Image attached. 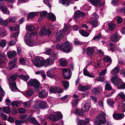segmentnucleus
I'll list each match as a JSON object with an SVG mask.
<instances>
[{"mask_svg": "<svg viewBox=\"0 0 125 125\" xmlns=\"http://www.w3.org/2000/svg\"><path fill=\"white\" fill-rule=\"evenodd\" d=\"M118 95L121 97L123 101H125V95L123 92H120L118 94Z\"/></svg>", "mask_w": 125, "mask_h": 125, "instance_id": "obj_49", "label": "nucleus"}, {"mask_svg": "<svg viewBox=\"0 0 125 125\" xmlns=\"http://www.w3.org/2000/svg\"><path fill=\"white\" fill-rule=\"evenodd\" d=\"M39 96L41 97H46L48 95V94L45 90H42L39 93Z\"/></svg>", "mask_w": 125, "mask_h": 125, "instance_id": "obj_25", "label": "nucleus"}, {"mask_svg": "<svg viewBox=\"0 0 125 125\" xmlns=\"http://www.w3.org/2000/svg\"><path fill=\"white\" fill-rule=\"evenodd\" d=\"M34 93V90L31 89H30L26 92L25 94L27 96L30 97Z\"/></svg>", "mask_w": 125, "mask_h": 125, "instance_id": "obj_34", "label": "nucleus"}, {"mask_svg": "<svg viewBox=\"0 0 125 125\" xmlns=\"http://www.w3.org/2000/svg\"><path fill=\"white\" fill-rule=\"evenodd\" d=\"M83 74L84 75L91 77H93L94 75H92L88 72L87 69L84 68L83 70Z\"/></svg>", "mask_w": 125, "mask_h": 125, "instance_id": "obj_27", "label": "nucleus"}, {"mask_svg": "<svg viewBox=\"0 0 125 125\" xmlns=\"http://www.w3.org/2000/svg\"><path fill=\"white\" fill-rule=\"evenodd\" d=\"M48 105L44 101H42L39 103V107L42 109H47Z\"/></svg>", "mask_w": 125, "mask_h": 125, "instance_id": "obj_18", "label": "nucleus"}, {"mask_svg": "<svg viewBox=\"0 0 125 125\" xmlns=\"http://www.w3.org/2000/svg\"><path fill=\"white\" fill-rule=\"evenodd\" d=\"M114 101H113L110 98H108L107 100V104L110 106L112 107L114 104Z\"/></svg>", "mask_w": 125, "mask_h": 125, "instance_id": "obj_45", "label": "nucleus"}, {"mask_svg": "<svg viewBox=\"0 0 125 125\" xmlns=\"http://www.w3.org/2000/svg\"><path fill=\"white\" fill-rule=\"evenodd\" d=\"M47 18L51 19L53 21H55L56 19L55 16L52 12H50L49 13Z\"/></svg>", "mask_w": 125, "mask_h": 125, "instance_id": "obj_30", "label": "nucleus"}, {"mask_svg": "<svg viewBox=\"0 0 125 125\" xmlns=\"http://www.w3.org/2000/svg\"><path fill=\"white\" fill-rule=\"evenodd\" d=\"M28 84L29 86L34 87L36 92H38L40 84L37 79H31L28 82Z\"/></svg>", "mask_w": 125, "mask_h": 125, "instance_id": "obj_4", "label": "nucleus"}, {"mask_svg": "<svg viewBox=\"0 0 125 125\" xmlns=\"http://www.w3.org/2000/svg\"><path fill=\"white\" fill-rule=\"evenodd\" d=\"M26 122H29L36 125H39V124L34 118L31 117L28 118L25 120Z\"/></svg>", "mask_w": 125, "mask_h": 125, "instance_id": "obj_12", "label": "nucleus"}, {"mask_svg": "<svg viewBox=\"0 0 125 125\" xmlns=\"http://www.w3.org/2000/svg\"><path fill=\"white\" fill-rule=\"evenodd\" d=\"M93 94L95 95H97L100 93V90L99 88L98 87L94 88L93 89L92 91Z\"/></svg>", "mask_w": 125, "mask_h": 125, "instance_id": "obj_38", "label": "nucleus"}, {"mask_svg": "<svg viewBox=\"0 0 125 125\" xmlns=\"http://www.w3.org/2000/svg\"><path fill=\"white\" fill-rule=\"evenodd\" d=\"M45 61L46 64L48 65L50 64V63H53V62L52 61V60H51V59L50 57H49L47 58L46 59V61Z\"/></svg>", "mask_w": 125, "mask_h": 125, "instance_id": "obj_54", "label": "nucleus"}, {"mask_svg": "<svg viewBox=\"0 0 125 125\" xmlns=\"http://www.w3.org/2000/svg\"><path fill=\"white\" fill-rule=\"evenodd\" d=\"M105 89L106 90L109 91L112 90V88L109 84L107 83L105 86Z\"/></svg>", "mask_w": 125, "mask_h": 125, "instance_id": "obj_48", "label": "nucleus"}, {"mask_svg": "<svg viewBox=\"0 0 125 125\" xmlns=\"http://www.w3.org/2000/svg\"><path fill=\"white\" fill-rule=\"evenodd\" d=\"M21 104V103L20 101H15L11 102V106L13 108H16L20 106Z\"/></svg>", "mask_w": 125, "mask_h": 125, "instance_id": "obj_16", "label": "nucleus"}, {"mask_svg": "<svg viewBox=\"0 0 125 125\" xmlns=\"http://www.w3.org/2000/svg\"><path fill=\"white\" fill-rule=\"evenodd\" d=\"M63 86L65 90L68 89L69 87V83L68 81L64 80L62 82Z\"/></svg>", "mask_w": 125, "mask_h": 125, "instance_id": "obj_21", "label": "nucleus"}, {"mask_svg": "<svg viewBox=\"0 0 125 125\" xmlns=\"http://www.w3.org/2000/svg\"><path fill=\"white\" fill-rule=\"evenodd\" d=\"M118 0H112L111 4L114 6H117L118 4Z\"/></svg>", "mask_w": 125, "mask_h": 125, "instance_id": "obj_57", "label": "nucleus"}, {"mask_svg": "<svg viewBox=\"0 0 125 125\" xmlns=\"http://www.w3.org/2000/svg\"><path fill=\"white\" fill-rule=\"evenodd\" d=\"M96 81L103 82L104 81V76H100L97 77L95 79Z\"/></svg>", "mask_w": 125, "mask_h": 125, "instance_id": "obj_55", "label": "nucleus"}, {"mask_svg": "<svg viewBox=\"0 0 125 125\" xmlns=\"http://www.w3.org/2000/svg\"><path fill=\"white\" fill-rule=\"evenodd\" d=\"M52 51V50L50 49H46L45 54L47 55H49L50 54Z\"/></svg>", "mask_w": 125, "mask_h": 125, "instance_id": "obj_62", "label": "nucleus"}, {"mask_svg": "<svg viewBox=\"0 0 125 125\" xmlns=\"http://www.w3.org/2000/svg\"><path fill=\"white\" fill-rule=\"evenodd\" d=\"M27 30L31 33H27L24 37V41L26 44L30 46H33L34 40L31 38L37 34V32L35 31L36 28L33 26L29 25L27 27Z\"/></svg>", "mask_w": 125, "mask_h": 125, "instance_id": "obj_1", "label": "nucleus"}, {"mask_svg": "<svg viewBox=\"0 0 125 125\" xmlns=\"http://www.w3.org/2000/svg\"><path fill=\"white\" fill-rule=\"evenodd\" d=\"M50 58L51 59L52 61L54 62V61L58 59V56L56 53H53L51 55Z\"/></svg>", "mask_w": 125, "mask_h": 125, "instance_id": "obj_37", "label": "nucleus"}, {"mask_svg": "<svg viewBox=\"0 0 125 125\" xmlns=\"http://www.w3.org/2000/svg\"><path fill=\"white\" fill-rule=\"evenodd\" d=\"M85 109H89L90 108V104L89 103H86L84 106Z\"/></svg>", "mask_w": 125, "mask_h": 125, "instance_id": "obj_60", "label": "nucleus"}, {"mask_svg": "<svg viewBox=\"0 0 125 125\" xmlns=\"http://www.w3.org/2000/svg\"><path fill=\"white\" fill-rule=\"evenodd\" d=\"M121 38V36L117 33H116L113 35L111 37V40L114 42H117Z\"/></svg>", "mask_w": 125, "mask_h": 125, "instance_id": "obj_11", "label": "nucleus"}, {"mask_svg": "<svg viewBox=\"0 0 125 125\" xmlns=\"http://www.w3.org/2000/svg\"><path fill=\"white\" fill-rule=\"evenodd\" d=\"M0 57L2 58L3 60H4L5 61L7 59V58L6 55L4 53H0Z\"/></svg>", "mask_w": 125, "mask_h": 125, "instance_id": "obj_59", "label": "nucleus"}, {"mask_svg": "<svg viewBox=\"0 0 125 125\" xmlns=\"http://www.w3.org/2000/svg\"><path fill=\"white\" fill-rule=\"evenodd\" d=\"M94 52V50L93 48H91L90 47L87 48V55L89 56H91L93 55V53Z\"/></svg>", "mask_w": 125, "mask_h": 125, "instance_id": "obj_22", "label": "nucleus"}, {"mask_svg": "<svg viewBox=\"0 0 125 125\" xmlns=\"http://www.w3.org/2000/svg\"><path fill=\"white\" fill-rule=\"evenodd\" d=\"M0 9L3 13L5 14H9L10 13L6 7L2 4L0 3Z\"/></svg>", "mask_w": 125, "mask_h": 125, "instance_id": "obj_14", "label": "nucleus"}, {"mask_svg": "<svg viewBox=\"0 0 125 125\" xmlns=\"http://www.w3.org/2000/svg\"><path fill=\"white\" fill-rule=\"evenodd\" d=\"M6 63V62L4 60H3L1 58H0V66H1L5 65Z\"/></svg>", "mask_w": 125, "mask_h": 125, "instance_id": "obj_58", "label": "nucleus"}, {"mask_svg": "<svg viewBox=\"0 0 125 125\" xmlns=\"http://www.w3.org/2000/svg\"><path fill=\"white\" fill-rule=\"evenodd\" d=\"M73 0H60L59 2H62L61 3L65 6H68L70 3V1Z\"/></svg>", "mask_w": 125, "mask_h": 125, "instance_id": "obj_33", "label": "nucleus"}, {"mask_svg": "<svg viewBox=\"0 0 125 125\" xmlns=\"http://www.w3.org/2000/svg\"><path fill=\"white\" fill-rule=\"evenodd\" d=\"M63 48L62 44V45L59 44H58L56 45V49H57L60 50L62 52Z\"/></svg>", "mask_w": 125, "mask_h": 125, "instance_id": "obj_50", "label": "nucleus"}, {"mask_svg": "<svg viewBox=\"0 0 125 125\" xmlns=\"http://www.w3.org/2000/svg\"><path fill=\"white\" fill-rule=\"evenodd\" d=\"M23 107L26 108H30L31 104V101H28L23 103Z\"/></svg>", "mask_w": 125, "mask_h": 125, "instance_id": "obj_29", "label": "nucleus"}, {"mask_svg": "<svg viewBox=\"0 0 125 125\" xmlns=\"http://www.w3.org/2000/svg\"><path fill=\"white\" fill-rule=\"evenodd\" d=\"M108 25L109 30L110 31H113L115 28V25L113 23H109Z\"/></svg>", "mask_w": 125, "mask_h": 125, "instance_id": "obj_44", "label": "nucleus"}, {"mask_svg": "<svg viewBox=\"0 0 125 125\" xmlns=\"http://www.w3.org/2000/svg\"><path fill=\"white\" fill-rule=\"evenodd\" d=\"M76 120L78 124V125H86V124H87L89 121L90 119L88 118H86L84 121L77 118Z\"/></svg>", "mask_w": 125, "mask_h": 125, "instance_id": "obj_10", "label": "nucleus"}, {"mask_svg": "<svg viewBox=\"0 0 125 125\" xmlns=\"http://www.w3.org/2000/svg\"><path fill=\"white\" fill-rule=\"evenodd\" d=\"M57 74L56 70L54 69L48 70L47 72V76L51 78H55Z\"/></svg>", "mask_w": 125, "mask_h": 125, "instance_id": "obj_8", "label": "nucleus"}, {"mask_svg": "<svg viewBox=\"0 0 125 125\" xmlns=\"http://www.w3.org/2000/svg\"><path fill=\"white\" fill-rule=\"evenodd\" d=\"M19 77L20 79H22L25 81H27L30 78L28 75L27 76L24 75H20Z\"/></svg>", "mask_w": 125, "mask_h": 125, "instance_id": "obj_40", "label": "nucleus"}, {"mask_svg": "<svg viewBox=\"0 0 125 125\" xmlns=\"http://www.w3.org/2000/svg\"><path fill=\"white\" fill-rule=\"evenodd\" d=\"M85 16V13L82 11L78 10L74 13V18L75 20L80 17H83Z\"/></svg>", "mask_w": 125, "mask_h": 125, "instance_id": "obj_9", "label": "nucleus"}, {"mask_svg": "<svg viewBox=\"0 0 125 125\" xmlns=\"http://www.w3.org/2000/svg\"><path fill=\"white\" fill-rule=\"evenodd\" d=\"M57 87H51L50 88L49 92L50 93H57Z\"/></svg>", "mask_w": 125, "mask_h": 125, "instance_id": "obj_39", "label": "nucleus"}, {"mask_svg": "<svg viewBox=\"0 0 125 125\" xmlns=\"http://www.w3.org/2000/svg\"><path fill=\"white\" fill-rule=\"evenodd\" d=\"M83 110H76L75 113L76 114L81 115H84L83 111Z\"/></svg>", "mask_w": 125, "mask_h": 125, "instance_id": "obj_46", "label": "nucleus"}, {"mask_svg": "<svg viewBox=\"0 0 125 125\" xmlns=\"http://www.w3.org/2000/svg\"><path fill=\"white\" fill-rule=\"evenodd\" d=\"M79 32L82 36L85 37L88 36L90 34L87 32L83 30H80Z\"/></svg>", "mask_w": 125, "mask_h": 125, "instance_id": "obj_32", "label": "nucleus"}, {"mask_svg": "<svg viewBox=\"0 0 125 125\" xmlns=\"http://www.w3.org/2000/svg\"><path fill=\"white\" fill-rule=\"evenodd\" d=\"M102 37V35L101 33L98 34L94 38V40H99Z\"/></svg>", "mask_w": 125, "mask_h": 125, "instance_id": "obj_56", "label": "nucleus"}, {"mask_svg": "<svg viewBox=\"0 0 125 125\" xmlns=\"http://www.w3.org/2000/svg\"><path fill=\"white\" fill-rule=\"evenodd\" d=\"M113 116L115 119L119 120L123 118L124 117V115L123 114H113Z\"/></svg>", "mask_w": 125, "mask_h": 125, "instance_id": "obj_17", "label": "nucleus"}, {"mask_svg": "<svg viewBox=\"0 0 125 125\" xmlns=\"http://www.w3.org/2000/svg\"><path fill=\"white\" fill-rule=\"evenodd\" d=\"M111 82L115 85H117V88L118 89H125V83L122 81L121 80L118 78L117 76L115 75L111 79Z\"/></svg>", "mask_w": 125, "mask_h": 125, "instance_id": "obj_2", "label": "nucleus"}, {"mask_svg": "<svg viewBox=\"0 0 125 125\" xmlns=\"http://www.w3.org/2000/svg\"><path fill=\"white\" fill-rule=\"evenodd\" d=\"M11 86L12 89L13 90H17L18 89L16 86L15 82L12 83L11 84Z\"/></svg>", "mask_w": 125, "mask_h": 125, "instance_id": "obj_47", "label": "nucleus"}, {"mask_svg": "<svg viewBox=\"0 0 125 125\" xmlns=\"http://www.w3.org/2000/svg\"><path fill=\"white\" fill-rule=\"evenodd\" d=\"M9 23V21L8 20H3L2 19L0 18V24L2 25L4 27L7 26L8 23Z\"/></svg>", "mask_w": 125, "mask_h": 125, "instance_id": "obj_24", "label": "nucleus"}, {"mask_svg": "<svg viewBox=\"0 0 125 125\" xmlns=\"http://www.w3.org/2000/svg\"><path fill=\"white\" fill-rule=\"evenodd\" d=\"M90 2L93 5L97 7L101 3V0H90Z\"/></svg>", "mask_w": 125, "mask_h": 125, "instance_id": "obj_19", "label": "nucleus"}, {"mask_svg": "<svg viewBox=\"0 0 125 125\" xmlns=\"http://www.w3.org/2000/svg\"><path fill=\"white\" fill-rule=\"evenodd\" d=\"M40 60L38 58H35L33 61V63L35 66L37 67H39L40 65Z\"/></svg>", "mask_w": 125, "mask_h": 125, "instance_id": "obj_26", "label": "nucleus"}, {"mask_svg": "<svg viewBox=\"0 0 125 125\" xmlns=\"http://www.w3.org/2000/svg\"><path fill=\"white\" fill-rule=\"evenodd\" d=\"M62 115L60 112H56L53 116H50L49 118L51 120L55 121L62 118Z\"/></svg>", "mask_w": 125, "mask_h": 125, "instance_id": "obj_6", "label": "nucleus"}, {"mask_svg": "<svg viewBox=\"0 0 125 125\" xmlns=\"http://www.w3.org/2000/svg\"><path fill=\"white\" fill-rule=\"evenodd\" d=\"M106 115L103 112H101L99 115L96 116L94 122V125H102L106 122Z\"/></svg>", "mask_w": 125, "mask_h": 125, "instance_id": "obj_3", "label": "nucleus"}, {"mask_svg": "<svg viewBox=\"0 0 125 125\" xmlns=\"http://www.w3.org/2000/svg\"><path fill=\"white\" fill-rule=\"evenodd\" d=\"M47 13L46 11L43 12L41 13L40 16L41 17H46L47 15Z\"/></svg>", "mask_w": 125, "mask_h": 125, "instance_id": "obj_61", "label": "nucleus"}, {"mask_svg": "<svg viewBox=\"0 0 125 125\" xmlns=\"http://www.w3.org/2000/svg\"><path fill=\"white\" fill-rule=\"evenodd\" d=\"M8 120L9 122L12 123L14 120V119L12 117H9L8 118Z\"/></svg>", "mask_w": 125, "mask_h": 125, "instance_id": "obj_63", "label": "nucleus"}, {"mask_svg": "<svg viewBox=\"0 0 125 125\" xmlns=\"http://www.w3.org/2000/svg\"><path fill=\"white\" fill-rule=\"evenodd\" d=\"M6 43L7 42L6 40H2L0 42V46L1 47L4 48L6 46Z\"/></svg>", "mask_w": 125, "mask_h": 125, "instance_id": "obj_43", "label": "nucleus"}, {"mask_svg": "<svg viewBox=\"0 0 125 125\" xmlns=\"http://www.w3.org/2000/svg\"><path fill=\"white\" fill-rule=\"evenodd\" d=\"M72 44H70L68 41H66L62 44V52L66 53L70 52L72 50Z\"/></svg>", "mask_w": 125, "mask_h": 125, "instance_id": "obj_5", "label": "nucleus"}, {"mask_svg": "<svg viewBox=\"0 0 125 125\" xmlns=\"http://www.w3.org/2000/svg\"><path fill=\"white\" fill-rule=\"evenodd\" d=\"M120 70V68L119 67L116 66L114 68L112 71V72L114 73H118Z\"/></svg>", "mask_w": 125, "mask_h": 125, "instance_id": "obj_52", "label": "nucleus"}, {"mask_svg": "<svg viewBox=\"0 0 125 125\" xmlns=\"http://www.w3.org/2000/svg\"><path fill=\"white\" fill-rule=\"evenodd\" d=\"M16 54V52L14 50L9 51L7 53V56L8 58L10 59L15 57Z\"/></svg>", "mask_w": 125, "mask_h": 125, "instance_id": "obj_13", "label": "nucleus"}, {"mask_svg": "<svg viewBox=\"0 0 125 125\" xmlns=\"http://www.w3.org/2000/svg\"><path fill=\"white\" fill-rule=\"evenodd\" d=\"M47 18L51 19L53 21H55L56 19L55 16L52 12H50L49 13Z\"/></svg>", "mask_w": 125, "mask_h": 125, "instance_id": "obj_31", "label": "nucleus"}, {"mask_svg": "<svg viewBox=\"0 0 125 125\" xmlns=\"http://www.w3.org/2000/svg\"><path fill=\"white\" fill-rule=\"evenodd\" d=\"M47 34V31L46 29H42L41 30V31L39 33V35L41 37Z\"/></svg>", "mask_w": 125, "mask_h": 125, "instance_id": "obj_35", "label": "nucleus"}, {"mask_svg": "<svg viewBox=\"0 0 125 125\" xmlns=\"http://www.w3.org/2000/svg\"><path fill=\"white\" fill-rule=\"evenodd\" d=\"M17 76L18 75L17 74H14L10 76V78L12 81H14L17 79Z\"/></svg>", "mask_w": 125, "mask_h": 125, "instance_id": "obj_53", "label": "nucleus"}, {"mask_svg": "<svg viewBox=\"0 0 125 125\" xmlns=\"http://www.w3.org/2000/svg\"><path fill=\"white\" fill-rule=\"evenodd\" d=\"M78 102V99H77L75 100L72 103V107L74 109H75L77 107V105Z\"/></svg>", "mask_w": 125, "mask_h": 125, "instance_id": "obj_41", "label": "nucleus"}, {"mask_svg": "<svg viewBox=\"0 0 125 125\" xmlns=\"http://www.w3.org/2000/svg\"><path fill=\"white\" fill-rule=\"evenodd\" d=\"M60 63L61 66L65 67L66 66L68 63V61L65 60L64 59H61L60 60Z\"/></svg>", "mask_w": 125, "mask_h": 125, "instance_id": "obj_36", "label": "nucleus"}, {"mask_svg": "<svg viewBox=\"0 0 125 125\" xmlns=\"http://www.w3.org/2000/svg\"><path fill=\"white\" fill-rule=\"evenodd\" d=\"M33 107L35 109H38L39 107V104L38 103H36L33 106Z\"/></svg>", "mask_w": 125, "mask_h": 125, "instance_id": "obj_64", "label": "nucleus"}, {"mask_svg": "<svg viewBox=\"0 0 125 125\" xmlns=\"http://www.w3.org/2000/svg\"><path fill=\"white\" fill-rule=\"evenodd\" d=\"M78 89L80 91H85L90 89L91 87L90 86H83L80 84L78 86Z\"/></svg>", "mask_w": 125, "mask_h": 125, "instance_id": "obj_20", "label": "nucleus"}, {"mask_svg": "<svg viewBox=\"0 0 125 125\" xmlns=\"http://www.w3.org/2000/svg\"><path fill=\"white\" fill-rule=\"evenodd\" d=\"M63 73L64 79L69 80L70 79L71 76V72L70 70L66 69H62Z\"/></svg>", "mask_w": 125, "mask_h": 125, "instance_id": "obj_7", "label": "nucleus"}, {"mask_svg": "<svg viewBox=\"0 0 125 125\" xmlns=\"http://www.w3.org/2000/svg\"><path fill=\"white\" fill-rule=\"evenodd\" d=\"M63 36L62 32L60 31H57L56 33V42H58L62 39Z\"/></svg>", "mask_w": 125, "mask_h": 125, "instance_id": "obj_15", "label": "nucleus"}, {"mask_svg": "<svg viewBox=\"0 0 125 125\" xmlns=\"http://www.w3.org/2000/svg\"><path fill=\"white\" fill-rule=\"evenodd\" d=\"M107 63H109V65L111 64L112 60L111 57L108 56H106L104 57L103 59Z\"/></svg>", "mask_w": 125, "mask_h": 125, "instance_id": "obj_23", "label": "nucleus"}, {"mask_svg": "<svg viewBox=\"0 0 125 125\" xmlns=\"http://www.w3.org/2000/svg\"><path fill=\"white\" fill-rule=\"evenodd\" d=\"M24 122V121L22 120H16L15 121V123L16 125H21Z\"/></svg>", "mask_w": 125, "mask_h": 125, "instance_id": "obj_51", "label": "nucleus"}, {"mask_svg": "<svg viewBox=\"0 0 125 125\" xmlns=\"http://www.w3.org/2000/svg\"><path fill=\"white\" fill-rule=\"evenodd\" d=\"M38 13L36 12H30L27 15V18L32 19L35 16H37Z\"/></svg>", "mask_w": 125, "mask_h": 125, "instance_id": "obj_28", "label": "nucleus"}, {"mask_svg": "<svg viewBox=\"0 0 125 125\" xmlns=\"http://www.w3.org/2000/svg\"><path fill=\"white\" fill-rule=\"evenodd\" d=\"M97 21V20H94L91 21V23L93 27L95 28L98 25Z\"/></svg>", "mask_w": 125, "mask_h": 125, "instance_id": "obj_42", "label": "nucleus"}]
</instances>
